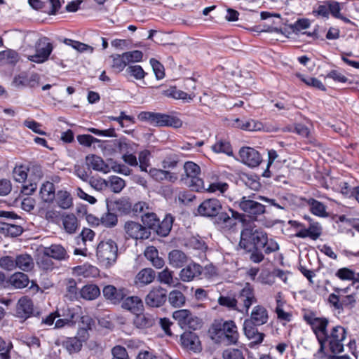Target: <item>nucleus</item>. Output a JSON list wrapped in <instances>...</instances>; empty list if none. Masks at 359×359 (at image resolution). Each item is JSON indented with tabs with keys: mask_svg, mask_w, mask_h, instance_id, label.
<instances>
[{
	"mask_svg": "<svg viewBox=\"0 0 359 359\" xmlns=\"http://www.w3.org/2000/svg\"><path fill=\"white\" fill-rule=\"evenodd\" d=\"M239 245L247 251L263 250L266 254L276 252L279 249L277 242L273 238H269L267 233L254 223L244 225L241 232Z\"/></svg>",
	"mask_w": 359,
	"mask_h": 359,
	"instance_id": "1",
	"label": "nucleus"
},
{
	"mask_svg": "<svg viewBox=\"0 0 359 359\" xmlns=\"http://www.w3.org/2000/svg\"><path fill=\"white\" fill-rule=\"evenodd\" d=\"M346 329L340 325H336L329 329L325 337L320 341V352H323L326 346L333 354H339L344 351V341L346 339Z\"/></svg>",
	"mask_w": 359,
	"mask_h": 359,
	"instance_id": "2",
	"label": "nucleus"
},
{
	"mask_svg": "<svg viewBox=\"0 0 359 359\" xmlns=\"http://www.w3.org/2000/svg\"><path fill=\"white\" fill-rule=\"evenodd\" d=\"M96 256L101 265L110 267L117 259V244L111 239L101 241L97 247Z\"/></svg>",
	"mask_w": 359,
	"mask_h": 359,
	"instance_id": "3",
	"label": "nucleus"
},
{
	"mask_svg": "<svg viewBox=\"0 0 359 359\" xmlns=\"http://www.w3.org/2000/svg\"><path fill=\"white\" fill-rule=\"evenodd\" d=\"M184 174L182 175L181 180L186 181L189 187L196 191H202L205 189V184L201 177V168L193 161H187L184 166Z\"/></svg>",
	"mask_w": 359,
	"mask_h": 359,
	"instance_id": "4",
	"label": "nucleus"
},
{
	"mask_svg": "<svg viewBox=\"0 0 359 359\" xmlns=\"http://www.w3.org/2000/svg\"><path fill=\"white\" fill-rule=\"evenodd\" d=\"M343 4L334 0L324 1L315 8L313 12L317 15L325 18H328L331 15L333 18L339 19L345 23L351 24L352 22L341 13Z\"/></svg>",
	"mask_w": 359,
	"mask_h": 359,
	"instance_id": "5",
	"label": "nucleus"
},
{
	"mask_svg": "<svg viewBox=\"0 0 359 359\" xmlns=\"http://www.w3.org/2000/svg\"><path fill=\"white\" fill-rule=\"evenodd\" d=\"M303 318L306 324L311 327L318 343L320 344L329 330V319L325 317H318L313 312L304 313Z\"/></svg>",
	"mask_w": 359,
	"mask_h": 359,
	"instance_id": "6",
	"label": "nucleus"
},
{
	"mask_svg": "<svg viewBox=\"0 0 359 359\" xmlns=\"http://www.w3.org/2000/svg\"><path fill=\"white\" fill-rule=\"evenodd\" d=\"M243 215L229 208L228 212H222L218 214L215 224L220 230L227 232L234 230L238 223L243 220Z\"/></svg>",
	"mask_w": 359,
	"mask_h": 359,
	"instance_id": "7",
	"label": "nucleus"
},
{
	"mask_svg": "<svg viewBox=\"0 0 359 359\" xmlns=\"http://www.w3.org/2000/svg\"><path fill=\"white\" fill-rule=\"evenodd\" d=\"M214 332L219 337H224L229 344H235L238 340L237 326L233 320L213 324Z\"/></svg>",
	"mask_w": 359,
	"mask_h": 359,
	"instance_id": "8",
	"label": "nucleus"
},
{
	"mask_svg": "<svg viewBox=\"0 0 359 359\" xmlns=\"http://www.w3.org/2000/svg\"><path fill=\"white\" fill-rule=\"evenodd\" d=\"M172 318L181 328L196 330L201 327V320L189 310L180 309L173 312Z\"/></svg>",
	"mask_w": 359,
	"mask_h": 359,
	"instance_id": "9",
	"label": "nucleus"
},
{
	"mask_svg": "<svg viewBox=\"0 0 359 359\" xmlns=\"http://www.w3.org/2000/svg\"><path fill=\"white\" fill-rule=\"evenodd\" d=\"M53 49L51 43L46 37L40 38L35 43V54L28 56V60L36 63H43L48 60Z\"/></svg>",
	"mask_w": 359,
	"mask_h": 359,
	"instance_id": "10",
	"label": "nucleus"
},
{
	"mask_svg": "<svg viewBox=\"0 0 359 359\" xmlns=\"http://www.w3.org/2000/svg\"><path fill=\"white\" fill-rule=\"evenodd\" d=\"M124 231L127 238L144 240L149 238L151 231L139 222L128 221L124 224Z\"/></svg>",
	"mask_w": 359,
	"mask_h": 359,
	"instance_id": "11",
	"label": "nucleus"
},
{
	"mask_svg": "<svg viewBox=\"0 0 359 359\" xmlns=\"http://www.w3.org/2000/svg\"><path fill=\"white\" fill-rule=\"evenodd\" d=\"M167 300V290L161 286L153 287L144 298L147 306L152 308L162 306Z\"/></svg>",
	"mask_w": 359,
	"mask_h": 359,
	"instance_id": "12",
	"label": "nucleus"
},
{
	"mask_svg": "<svg viewBox=\"0 0 359 359\" xmlns=\"http://www.w3.org/2000/svg\"><path fill=\"white\" fill-rule=\"evenodd\" d=\"M238 206L251 217H257L265 212V206L251 199L250 196H243L238 202Z\"/></svg>",
	"mask_w": 359,
	"mask_h": 359,
	"instance_id": "13",
	"label": "nucleus"
},
{
	"mask_svg": "<svg viewBox=\"0 0 359 359\" xmlns=\"http://www.w3.org/2000/svg\"><path fill=\"white\" fill-rule=\"evenodd\" d=\"M222 204L217 198H209L203 201L198 207V213L203 217H217L222 210Z\"/></svg>",
	"mask_w": 359,
	"mask_h": 359,
	"instance_id": "14",
	"label": "nucleus"
},
{
	"mask_svg": "<svg viewBox=\"0 0 359 359\" xmlns=\"http://www.w3.org/2000/svg\"><path fill=\"white\" fill-rule=\"evenodd\" d=\"M40 77L36 73L22 72L14 76L13 85L16 88H34L39 83Z\"/></svg>",
	"mask_w": 359,
	"mask_h": 359,
	"instance_id": "15",
	"label": "nucleus"
},
{
	"mask_svg": "<svg viewBox=\"0 0 359 359\" xmlns=\"http://www.w3.org/2000/svg\"><path fill=\"white\" fill-rule=\"evenodd\" d=\"M95 232L88 228H84L81 233L75 238L79 248H76L74 254L76 255H86L87 242H92L95 238Z\"/></svg>",
	"mask_w": 359,
	"mask_h": 359,
	"instance_id": "16",
	"label": "nucleus"
},
{
	"mask_svg": "<svg viewBox=\"0 0 359 359\" xmlns=\"http://www.w3.org/2000/svg\"><path fill=\"white\" fill-rule=\"evenodd\" d=\"M239 156L241 161L251 168L258 166L262 160L259 152L252 147L241 148Z\"/></svg>",
	"mask_w": 359,
	"mask_h": 359,
	"instance_id": "17",
	"label": "nucleus"
},
{
	"mask_svg": "<svg viewBox=\"0 0 359 359\" xmlns=\"http://www.w3.org/2000/svg\"><path fill=\"white\" fill-rule=\"evenodd\" d=\"M128 290L123 287H116L112 285H106L102 290L104 297L114 304H117L122 301L128 295Z\"/></svg>",
	"mask_w": 359,
	"mask_h": 359,
	"instance_id": "18",
	"label": "nucleus"
},
{
	"mask_svg": "<svg viewBox=\"0 0 359 359\" xmlns=\"http://www.w3.org/2000/svg\"><path fill=\"white\" fill-rule=\"evenodd\" d=\"M238 301L243 304V310L248 311L250 306L257 301L253 287L247 283L238 294Z\"/></svg>",
	"mask_w": 359,
	"mask_h": 359,
	"instance_id": "19",
	"label": "nucleus"
},
{
	"mask_svg": "<svg viewBox=\"0 0 359 359\" xmlns=\"http://www.w3.org/2000/svg\"><path fill=\"white\" fill-rule=\"evenodd\" d=\"M149 174L151 177L158 182L166 181L175 183L178 180V175L176 172L167 170L164 168H150Z\"/></svg>",
	"mask_w": 359,
	"mask_h": 359,
	"instance_id": "20",
	"label": "nucleus"
},
{
	"mask_svg": "<svg viewBox=\"0 0 359 359\" xmlns=\"http://www.w3.org/2000/svg\"><path fill=\"white\" fill-rule=\"evenodd\" d=\"M203 271V267L194 262H190L180 272V278L184 282H190L198 278Z\"/></svg>",
	"mask_w": 359,
	"mask_h": 359,
	"instance_id": "21",
	"label": "nucleus"
},
{
	"mask_svg": "<svg viewBox=\"0 0 359 359\" xmlns=\"http://www.w3.org/2000/svg\"><path fill=\"white\" fill-rule=\"evenodd\" d=\"M34 312V305L31 299L27 296L21 297L16 305V316L22 319H27Z\"/></svg>",
	"mask_w": 359,
	"mask_h": 359,
	"instance_id": "22",
	"label": "nucleus"
},
{
	"mask_svg": "<svg viewBox=\"0 0 359 359\" xmlns=\"http://www.w3.org/2000/svg\"><path fill=\"white\" fill-rule=\"evenodd\" d=\"M269 320V313L266 309L262 305H257L253 307L250 318L245 320L250 321L255 325H262L267 323Z\"/></svg>",
	"mask_w": 359,
	"mask_h": 359,
	"instance_id": "23",
	"label": "nucleus"
},
{
	"mask_svg": "<svg viewBox=\"0 0 359 359\" xmlns=\"http://www.w3.org/2000/svg\"><path fill=\"white\" fill-rule=\"evenodd\" d=\"M181 344L185 348L194 352L201 350V342L198 337L192 332H185L180 337Z\"/></svg>",
	"mask_w": 359,
	"mask_h": 359,
	"instance_id": "24",
	"label": "nucleus"
},
{
	"mask_svg": "<svg viewBox=\"0 0 359 359\" xmlns=\"http://www.w3.org/2000/svg\"><path fill=\"white\" fill-rule=\"evenodd\" d=\"M156 278L155 271L151 268H144L140 270L135 276L134 283L138 287L151 284Z\"/></svg>",
	"mask_w": 359,
	"mask_h": 359,
	"instance_id": "25",
	"label": "nucleus"
},
{
	"mask_svg": "<svg viewBox=\"0 0 359 359\" xmlns=\"http://www.w3.org/2000/svg\"><path fill=\"white\" fill-rule=\"evenodd\" d=\"M322 233L321 226L318 223H313L309 225L308 228L302 227L298 230L295 234L296 237L305 238H310L311 239L317 240Z\"/></svg>",
	"mask_w": 359,
	"mask_h": 359,
	"instance_id": "26",
	"label": "nucleus"
},
{
	"mask_svg": "<svg viewBox=\"0 0 359 359\" xmlns=\"http://www.w3.org/2000/svg\"><path fill=\"white\" fill-rule=\"evenodd\" d=\"M107 209L112 210L116 214L128 215L132 210V205L126 198H120L118 200L111 201L107 204Z\"/></svg>",
	"mask_w": 359,
	"mask_h": 359,
	"instance_id": "27",
	"label": "nucleus"
},
{
	"mask_svg": "<svg viewBox=\"0 0 359 359\" xmlns=\"http://www.w3.org/2000/svg\"><path fill=\"white\" fill-rule=\"evenodd\" d=\"M87 165L94 170L107 172L109 167L103 159L95 154L88 155L86 157Z\"/></svg>",
	"mask_w": 359,
	"mask_h": 359,
	"instance_id": "28",
	"label": "nucleus"
},
{
	"mask_svg": "<svg viewBox=\"0 0 359 359\" xmlns=\"http://www.w3.org/2000/svg\"><path fill=\"white\" fill-rule=\"evenodd\" d=\"M122 307L133 313H137L143 310L144 306L142 300L139 297L131 296L124 299Z\"/></svg>",
	"mask_w": 359,
	"mask_h": 359,
	"instance_id": "29",
	"label": "nucleus"
},
{
	"mask_svg": "<svg viewBox=\"0 0 359 359\" xmlns=\"http://www.w3.org/2000/svg\"><path fill=\"white\" fill-rule=\"evenodd\" d=\"M168 259L170 264L175 268L182 267L188 260L184 252L179 250H173L169 252Z\"/></svg>",
	"mask_w": 359,
	"mask_h": 359,
	"instance_id": "30",
	"label": "nucleus"
},
{
	"mask_svg": "<svg viewBox=\"0 0 359 359\" xmlns=\"http://www.w3.org/2000/svg\"><path fill=\"white\" fill-rule=\"evenodd\" d=\"M133 323L137 328L147 329L154 325L155 319L152 315L149 313H140L136 315Z\"/></svg>",
	"mask_w": 359,
	"mask_h": 359,
	"instance_id": "31",
	"label": "nucleus"
},
{
	"mask_svg": "<svg viewBox=\"0 0 359 359\" xmlns=\"http://www.w3.org/2000/svg\"><path fill=\"white\" fill-rule=\"evenodd\" d=\"M39 194L44 202H52L55 198V186L53 183L48 181L43 183L40 189Z\"/></svg>",
	"mask_w": 359,
	"mask_h": 359,
	"instance_id": "32",
	"label": "nucleus"
},
{
	"mask_svg": "<svg viewBox=\"0 0 359 359\" xmlns=\"http://www.w3.org/2000/svg\"><path fill=\"white\" fill-rule=\"evenodd\" d=\"M213 180V177L212 178ZM229 186L226 182L219 180L218 179L212 180L203 191H206L209 193H217L218 192L222 196H225V193L229 189Z\"/></svg>",
	"mask_w": 359,
	"mask_h": 359,
	"instance_id": "33",
	"label": "nucleus"
},
{
	"mask_svg": "<svg viewBox=\"0 0 359 359\" xmlns=\"http://www.w3.org/2000/svg\"><path fill=\"white\" fill-rule=\"evenodd\" d=\"M15 269L18 268L24 271H29L34 267V262L32 257L27 254H22L15 257Z\"/></svg>",
	"mask_w": 359,
	"mask_h": 359,
	"instance_id": "34",
	"label": "nucleus"
},
{
	"mask_svg": "<svg viewBox=\"0 0 359 359\" xmlns=\"http://www.w3.org/2000/svg\"><path fill=\"white\" fill-rule=\"evenodd\" d=\"M62 312V313L58 314L57 316H62L64 318H67L68 320L69 324L72 326L80 318L81 308L79 306L72 308L67 307L66 309H63Z\"/></svg>",
	"mask_w": 359,
	"mask_h": 359,
	"instance_id": "35",
	"label": "nucleus"
},
{
	"mask_svg": "<svg viewBox=\"0 0 359 359\" xmlns=\"http://www.w3.org/2000/svg\"><path fill=\"white\" fill-rule=\"evenodd\" d=\"M45 254L57 260H62L67 257V251L61 245L53 244L44 249Z\"/></svg>",
	"mask_w": 359,
	"mask_h": 359,
	"instance_id": "36",
	"label": "nucleus"
},
{
	"mask_svg": "<svg viewBox=\"0 0 359 359\" xmlns=\"http://www.w3.org/2000/svg\"><path fill=\"white\" fill-rule=\"evenodd\" d=\"M85 341L80 336L79 338L69 337L63 341V346L70 354L75 353L81 351L82 343Z\"/></svg>",
	"mask_w": 359,
	"mask_h": 359,
	"instance_id": "37",
	"label": "nucleus"
},
{
	"mask_svg": "<svg viewBox=\"0 0 359 359\" xmlns=\"http://www.w3.org/2000/svg\"><path fill=\"white\" fill-rule=\"evenodd\" d=\"M79 297L86 300H94L100 294V288L96 285H86L79 291Z\"/></svg>",
	"mask_w": 359,
	"mask_h": 359,
	"instance_id": "38",
	"label": "nucleus"
},
{
	"mask_svg": "<svg viewBox=\"0 0 359 359\" xmlns=\"http://www.w3.org/2000/svg\"><path fill=\"white\" fill-rule=\"evenodd\" d=\"M62 224L67 233H74L79 226L77 217L74 214L65 215L62 216Z\"/></svg>",
	"mask_w": 359,
	"mask_h": 359,
	"instance_id": "39",
	"label": "nucleus"
},
{
	"mask_svg": "<svg viewBox=\"0 0 359 359\" xmlns=\"http://www.w3.org/2000/svg\"><path fill=\"white\" fill-rule=\"evenodd\" d=\"M182 155V154L177 153H169L166 154L161 161L162 168L167 170L175 169L177 167Z\"/></svg>",
	"mask_w": 359,
	"mask_h": 359,
	"instance_id": "40",
	"label": "nucleus"
},
{
	"mask_svg": "<svg viewBox=\"0 0 359 359\" xmlns=\"http://www.w3.org/2000/svg\"><path fill=\"white\" fill-rule=\"evenodd\" d=\"M9 282L15 288L21 289L27 287L29 280L27 275L22 272H18L10 277Z\"/></svg>",
	"mask_w": 359,
	"mask_h": 359,
	"instance_id": "41",
	"label": "nucleus"
},
{
	"mask_svg": "<svg viewBox=\"0 0 359 359\" xmlns=\"http://www.w3.org/2000/svg\"><path fill=\"white\" fill-rule=\"evenodd\" d=\"M173 221V217L170 215H167L161 222H158L156 227L157 233L161 236L168 235L172 229Z\"/></svg>",
	"mask_w": 359,
	"mask_h": 359,
	"instance_id": "42",
	"label": "nucleus"
},
{
	"mask_svg": "<svg viewBox=\"0 0 359 359\" xmlns=\"http://www.w3.org/2000/svg\"><path fill=\"white\" fill-rule=\"evenodd\" d=\"M167 299L170 304L175 308L183 306L186 302L184 294L177 290L170 291L169 294L167 295Z\"/></svg>",
	"mask_w": 359,
	"mask_h": 359,
	"instance_id": "43",
	"label": "nucleus"
},
{
	"mask_svg": "<svg viewBox=\"0 0 359 359\" xmlns=\"http://www.w3.org/2000/svg\"><path fill=\"white\" fill-rule=\"evenodd\" d=\"M79 319H81V323L83 327L79 330L78 334L83 339V340H86L88 338V330L92 329L95 324V321L89 316H81L80 315Z\"/></svg>",
	"mask_w": 359,
	"mask_h": 359,
	"instance_id": "44",
	"label": "nucleus"
},
{
	"mask_svg": "<svg viewBox=\"0 0 359 359\" xmlns=\"http://www.w3.org/2000/svg\"><path fill=\"white\" fill-rule=\"evenodd\" d=\"M158 281L161 283L167 285L169 287H175L177 285V280L173 277V272L165 268L159 272L157 276Z\"/></svg>",
	"mask_w": 359,
	"mask_h": 359,
	"instance_id": "45",
	"label": "nucleus"
},
{
	"mask_svg": "<svg viewBox=\"0 0 359 359\" xmlns=\"http://www.w3.org/2000/svg\"><path fill=\"white\" fill-rule=\"evenodd\" d=\"M165 95L171 97L176 100H182L185 102H190L193 100L194 96L188 94L181 90L177 89L176 87H171L165 91Z\"/></svg>",
	"mask_w": 359,
	"mask_h": 359,
	"instance_id": "46",
	"label": "nucleus"
},
{
	"mask_svg": "<svg viewBox=\"0 0 359 359\" xmlns=\"http://www.w3.org/2000/svg\"><path fill=\"white\" fill-rule=\"evenodd\" d=\"M308 204L311 212L313 215L319 217H326L327 215L326 212V207L323 203L316 199L311 198L309 200Z\"/></svg>",
	"mask_w": 359,
	"mask_h": 359,
	"instance_id": "47",
	"label": "nucleus"
},
{
	"mask_svg": "<svg viewBox=\"0 0 359 359\" xmlns=\"http://www.w3.org/2000/svg\"><path fill=\"white\" fill-rule=\"evenodd\" d=\"M218 304L220 306H225L229 309L236 310L240 312L243 311V309L238 306V300L233 296L221 295L218 298Z\"/></svg>",
	"mask_w": 359,
	"mask_h": 359,
	"instance_id": "48",
	"label": "nucleus"
},
{
	"mask_svg": "<svg viewBox=\"0 0 359 359\" xmlns=\"http://www.w3.org/2000/svg\"><path fill=\"white\" fill-rule=\"evenodd\" d=\"M56 201L59 207L68 209L72 205V198L67 191H59L57 194Z\"/></svg>",
	"mask_w": 359,
	"mask_h": 359,
	"instance_id": "49",
	"label": "nucleus"
},
{
	"mask_svg": "<svg viewBox=\"0 0 359 359\" xmlns=\"http://www.w3.org/2000/svg\"><path fill=\"white\" fill-rule=\"evenodd\" d=\"M336 276L343 280H353L354 282L359 283V273H355L348 268L339 269L336 273Z\"/></svg>",
	"mask_w": 359,
	"mask_h": 359,
	"instance_id": "50",
	"label": "nucleus"
},
{
	"mask_svg": "<svg viewBox=\"0 0 359 359\" xmlns=\"http://www.w3.org/2000/svg\"><path fill=\"white\" fill-rule=\"evenodd\" d=\"M110 57L112 59L111 68L117 73L122 72L128 65L123 57V53L114 54Z\"/></svg>",
	"mask_w": 359,
	"mask_h": 359,
	"instance_id": "51",
	"label": "nucleus"
},
{
	"mask_svg": "<svg viewBox=\"0 0 359 359\" xmlns=\"http://www.w3.org/2000/svg\"><path fill=\"white\" fill-rule=\"evenodd\" d=\"M142 222L149 230L156 229L158 224V219L155 213L148 211L140 215Z\"/></svg>",
	"mask_w": 359,
	"mask_h": 359,
	"instance_id": "52",
	"label": "nucleus"
},
{
	"mask_svg": "<svg viewBox=\"0 0 359 359\" xmlns=\"http://www.w3.org/2000/svg\"><path fill=\"white\" fill-rule=\"evenodd\" d=\"M212 149L215 153H224L228 156L233 155V149L230 143L225 140H219L212 146Z\"/></svg>",
	"mask_w": 359,
	"mask_h": 359,
	"instance_id": "53",
	"label": "nucleus"
},
{
	"mask_svg": "<svg viewBox=\"0 0 359 359\" xmlns=\"http://www.w3.org/2000/svg\"><path fill=\"white\" fill-rule=\"evenodd\" d=\"M107 212L104 214L101 218V224L107 228H111L115 226L118 222L117 215L112 210L107 209Z\"/></svg>",
	"mask_w": 359,
	"mask_h": 359,
	"instance_id": "54",
	"label": "nucleus"
},
{
	"mask_svg": "<svg viewBox=\"0 0 359 359\" xmlns=\"http://www.w3.org/2000/svg\"><path fill=\"white\" fill-rule=\"evenodd\" d=\"M126 74L137 80L143 79L147 74L142 67L138 65H128L126 69Z\"/></svg>",
	"mask_w": 359,
	"mask_h": 359,
	"instance_id": "55",
	"label": "nucleus"
},
{
	"mask_svg": "<svg viewBox=\"0 0 359 359\" xmlns=\"http://www.w3.org/2000/svg\"><path fill=\"white\" fill-rule=\"evenodd\" d=\"M64 42L67 46H72L73 48H74L75 50H78L80 53H83V52L93 53V48L92 46H88L86 43L77 41L65 39Z\"/></svg>",
	"mask_w": 359,
	"mask_h": 359,
	"instance_id": "56",
	"label": "nucleus"
},
{
	"mask_svg": "<svg viewBox=\"0 0 359 359\" xmlns=\"http://www.w3.org/2000/svg\"><path fill=\"white\" fill-rule=\"evenodd\" d=\"M67 295L71 299H77L80 295L76 286V282L73 278H69L65 283Z\"/></svg>",
	"mask_w": 359,
	"mask_h": 359,
	"instance_id": "57",
	"label": "nucleus"
},
{
	"mask_svg": "<svg viewBox=\"0 0 359 359\" xmlns=\"http://www.w3.org/2000/svg\"><path fill=\"white\" fill-rule=\"evenodd\" d=\"M4 226L2 229L6 232L8 235L12 237H17L23 232V229L21 226L13 224L7 222L3 223Z\"/></svg>",
	"mask_w": 359,
	"mask_h": 359,
	"instance_id": "58",
	"label": "nucleus"
},
{
	"mask_svg": "<svg viewBox=\"0 0 359 359\" xmlns=\"http://www.w3.org/2000/svg\"><path fill=\"white\" fill-rule=\"evenodd\" d=\"M262 128V123L254 119L245 120V123L240 126V129L248 131H257L261 130Z\"/></svg>",
	"mask_w": 359,
	"mask_h": 359,
	"instance_id": "59",
	"label": "nucleus"
},
{
	"mask_svg": "<svg viewBox=\"0 0 359 359\" xmlns=\"http://www.w3.org/2000/svg\"><path fill=\"white\" fill-rule=\"evenodd\" d=\"M123 57L126 59L128 65L130 63L138 62L142 61L143 53L142 51L135 50L123 53Z\"/></svg>",
	"mask_w": 359,
	"mask_h": 359,
	"instance_id": "60",
	"label": "nucleus"
},
{
	"mask_svg": "<svg viewBox=\"0 0 359 359\" xmlns=\"http://www.w3.org/2000/svg\"><path fill=\"white\" fill-rule=\"evenodd\" d=\"M109 183L110 188L114 193L121 192L126 186L125 181L118 176L110 177Z\"/></svg>",
	"mask_w": 359,
	"mask_h": 359,
	"instance_id": "61",
	"label": "nucleus"
},
{
	"mask_svg": "<svg viewBox=\"0 0 359 359\" xmlns=\"http://www.w3.org/2000/svg\"><path fill=\"white\" fill-rule=\"evenodd\" d=\"M150 152L148 150H143L139 153V166L142 171L147 172V168L149 166Z\"/></svg>",
	"mask_w": 359,
	"mask_h": 359,
	"instance_id": "62",
	"label": "nucleus"
},
{
	"mask_svg": "<svg viewBox=\"0 0 359 359\" xmlns=\"http://www.w3.org/2000/svg\"><path fill=\"white\" fill-rule=\"evenodd\" d=\"M224 359H245L242 351L238 348H227L223 351Z\"/></svg>",
	"mask_w": 359,
	"mask_h": 359,
	"instance_id": "63",
	"label": "nucleus"
},
{
	"mask_svg": "<svg viewBox=\"0 0 359 359\" xmlns=\"http://www.w3.org/2000/svg\"><path fill=\"white\" fill-rule=\"evenodd\" d=\"M112 359H130L126 349L117 345L111 349Z\"/></svg>",
	"mask_w": 359,
	"mask_h": 359,
	"instance_id": "64",
	"label": "nucleus"
}]
</instances>
